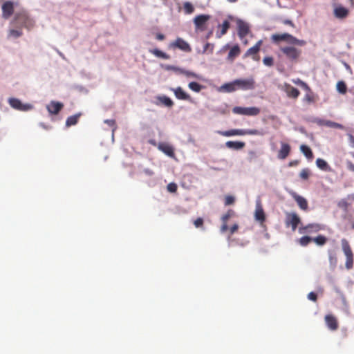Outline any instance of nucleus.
Listing matches in <instances>:
<instances>
[{"label":"nucleus","mask_w":354,"mask_h":354,"mask_svg":"<svg viewBox=\"0 0 354 354\" xmlns=\"http://www.w3.org/2000/svg\"><path fill=\"white\" fill-rule=\"evenodd\" d=\"M158 149L171 158L175 156L174 147L165 142H160L158 147Z\"/></svg>","instance_id":"6ab92c4d"},{"label":"nucleus","mask_w":354,"mask_h":354,"mask_svg":"<svg viewBox=\"0 0 354 354\" xmlns=\"http://www.w3.org/2000/svg\"><path fill=\"white\" fill-rule=\"evenodd\" d=\"M262 44V40L258 41L254 46L250 48L245 52V53L243 55V58L251 57L253 60L257 62L259 61L260 57L259 55V52L260 51Z\"/></svg>","instance_id":"1a4fd4ad"},{"label":"nucleus","mask_w":354,"mask_h":354,"mask_svg":"<svg viewBox=\"0 0 354 354\" xmlns=\"http://www.w3.org/2000/svg\"><path fill=\"white\" fill-rule=\"evenodd\" d=\"M22 35V31L21 30L11 29L9 30L8 36L15 38L19 37Z\"/></svg>","instance_id":"79ce46f5"},{"label":"nucleus","mask_w":354,"mask_h":354,"mask_svg":"<svg viewBox=\"0 0 354 354\" xmlns=\"http://www.w3.org/2000/svg\"><path fill=\"white\" fill-rule=\"evenodd\" d=\"M297 164V161H295V162H290L289 163L290 166H293V165H296Z\"/></svg>","instance_id":"0e129e2a"},{"label":"nucleus","mask_w":354,"mask_h":354,"mask_svg":"<svg viewBox=\"0 0 354 354\" xmlns=\"http://www.w3.org/2000/svg\"><path fill=\"white\" fill-rule=\"evenodd\" d=\"M156 37L158 40L162 41L165 39V35L162 33H158Z\"/></svg>","instance_id":"680f3d73"},{"label":"nucleus","mask_w":354,"mask_h":354,"mask_svg":"<svg viewBox=\"0 0 354 354\" xmlns=\"http://www.w3.org/2000/svg\"><path fill=\"white\" fill-rule=\"evenodd\" d=\"M324 319L326 326L330 330H336L338 328L339 324L336 317L334 315L330 314L326 315Z\"/></svg>","instance_id":"f3484780"},{"label":"nucleus","mask_w":354,"mask_h":354,"mask_svg":"<svg viewBox=\"0 0 354 354\" xmlns=\"http://www.w3.org/2000/svg\"><path fill=\"white\" fill-rule=\"evenodd\" d=\"M184 71H185L184 68L176 66L175 73L178 75H183Z\"/></svg>","instance_id":"bf43d9fd"},{"label":"nucleus","mask_w":354,"mask_h":354,"mask_svg":"<svg viewBox=\"0 0 354 354\" xmlns=\"http://www.w3.org/2000/svg\"><path fill=\"white\" fill-rule=\"evenodd\" d=\"M169 48L171 49H179L185 53H190L192 48L190 45L183 39L178 37L175 41L171 42Z\"/></svg>","instance_id":"39448f33"},{"label":"nucleus","mask_w":354,"mask_h":354,"mask_svg":"<svg viewBox=\"0 0 354 354\" xmlns=\"http://www.w3.org/2000/svg\"><path fill=\"white\" fill-rule=\"evenodd\" d=\"M293 82L298 86H300L302 88L306 90V91H310L309 86L304 81L300 79H297L296 80H293Z\"/></svg>","instance_id":"58836bf2"},{"label":"nucleus","mask_w":354,"mask_h":354,"mask_svg":"<svg viewBox=\"0 0 354 354\" xmlns=\"http://www.w3.org/2000/svg\"><path fill=\"white\" fill-rule=\"evenodd\" d=\"M304 100L308 103H313L315 102V97L310 88V91H307V93L305 95Z\"/></svg>","instance_id":"ea45409f"},{"label":"nucleus","mask_w":354,"mask_h":354,"mask_svg":"<svg viewBox=\"0 0 354 354\" xmlns=\"http://www.w3.org/2000/svg\"><path fill=\"white\" fill-rule=\"evenodd\" d=\"M188 87L194 92H200L203 86L196 82H192L188 84Z\"/></svg>","instance_id":"72a5a7b5"},{"label":"nucleus","mask_w":354,"mask_h":354,"mask_svg":"<svg viewBox=\"0 0 354 354\" xmlns=\"http://www.w3.org/2000/svg\"><path fill=\"white\" fill-rule=\"evenodd\" d=\"M290 152V146L285 142L281 143V149L278 152L277 157L279 159L283 160L286 158Z\"/></svg>","instance_id":"412c9836"},{"label":"nucleus","mask_w":354,"mask_h":354,"mask_svg":"<svg viewBox=\"0 0 354 354\" xmlns=\"http://www.w3.org/2000/svg\"><path fill=\"white\" fill-rule=\"evenodd\" d=\"M218 133L221 136L230 137L234 136H260L262 133L258 129H230L228 131H218Z\"/></svg>","instance_id":"f03ea898"},{"label":"nucleus","mask_w":354,"mask_h":354,"mask_svg":"<svg viewBox=\"0 0 354 354\" xmlns=\"http://www.w3.org/2000/svg\"><path fill=\"white\" fill-rule=\"evenodd\" d=\"M213 49H214V45L212 44H209V43H207L205 46H204V49H203V51L204 52H206L207 50H209L210 53H212L213 52Z\"/></svg>","instance_id":"8fccbe9b"},{"label":"nucleus","mask_w":354,"mask_h":354,"mask_svg":"<svg viewBox=\"0 0 354 354\" xmlns=\"http://www.w3.org/2000/svg\"><path fill=\"white\" fill-rule=\"evenodd\" d=\"M234 201H225V206L232 205L234 203Z\"/></svg>","instance_id":"e2e57ef3"},{"label":"nucleus","mask_w":354,"mask_h":354,"mask_svg":"<svg viewBox=\"0 0 354 354\" xmlns=\"http://www.w3.org/2000/svg\"><path fill=\"white\" fill-rule=\"evenodd\" d=\"M82 115L81 113H76L73 115L69 116L66 120V126L67 127L75 125Z\"/></svg>","instance_id":"cd10ccee"},{"label":"nucleus","mask_w":354,"mask_h":354,"mask_svg":"<svg viewBox=\"0 0 354 354\" xmlns=\"http://www.w3.org/2000/svg\"><path fill=\"white\" fill-rule=\"evenodd\" d=\"M271 39L275 44L283 41L288 44L299 46H304L306 44L305 40L299 39L289 33L274 34L271 36ZM279 50L291 62H297L301 55V50L293 46H282L280 47Z\"/></svg>","instance_id":"f257e3e1"},{"label":"nucleus","mask_w":354,"mask_h":354,"mask_svg":"<svg viewBox=\"0 0 354 354\" xmlns=\"http://www.w3.org/2000/svg\"><path fill=\"white\" fill-rule=\"evenodd\" d=\"M301 222L300 218L296 213L287 212L286 214L285 224L287 227H291L292 230L294 232L296 230L298 225Z\"/></svg>","instance_id":"6e6552de"},{"label":"nucleus","mask_w":354,"mask_h":354,"mask_svg":"<svg viewBox=\"0 0 354 354\" xmlns=\"http://www.w3.org/2000/svg\"><path fill=\"white\" fill-rule=\"evenodd\" d=\"M342 250L346 256V260L345 266L347 270H351L353 267V253L347 240H342Z\"/></svg>","instance_id":"20e7f679"},{"label":"nucleus","mask_w":354,"mask_h":354,"mask_svg":"<svg viewBox=\"0 0 354 354\" xmlns=\"http://www.w3.org/2000/svg\"><path fill=\"white\" fill-rule=\"evenodd\" d=\"M183 8L186 14H192L194 11V8L190 2L184 3Z\"/></svg>","instance_id":"e433bc0d"},{"label":"nucleus","mask_w":354,"mask_h":354,"mask_svg":"<svg viewBox=\"0 0 354 354\" xmlns=\"http://www.w3.org/2000/svg\"><path fill=\"white\" fill-rule=\"evenodd\" d=\"M210 19V16L207 15H199L194 19V24L197 30H204L207 21Z\"/></svg>","instance_id":"ddd939ff"},{"label":"nucleus","mask_w":354,"mask_h":354,"mask_svg":"<svg viewBox=\"0 0 354 354\" xmlns=\"http://www.w3.org/2000/svg\"><path fill=\"white\" fill-rule=\"evenodd\" d=\"M239 229V225L237 224H234L230 228V234H233L234 232H236L237 231V230Z\"/></svg>","instance_id":"5fc2aeb1"},{"label":"nucleus","mask_w":354,"mask_h":354,"mask_svg":"<svg viewBox=\"0 0 354 354\" xmlns=\"http://www.w3.org/2000/svg\"><path fill=\"white\" fill-rule=\"evenodd\" d=\"M283 91L290 98L297 99L300 95V91L297 88L288 83L284 84Z\"/></svg>","instance_id":"2eb2a0df"},{"label":"nucleus","mask_w":354,"mask_h":354,"mask_svg":"<svg viewBox=\"0 0 354 354\" xmlns=\"http://www.w3.org/2000/svg\"><path fill=\"white\" fill-rule=\"evenodd\" d=\"M225 199L230 200V199H234L232 196H226Z\"/></svg>","instance_id":"338daca9"},{"label":"nucleus","mask_w":354,"mask_h":354,"mask_svg":"<svg viewBox=\"0 0 354 354\" xmlns=\"http://www.w3.org/2000/svg\"><path fill=\"white\" fill-rule=\"evenodd\" d=\"M228 2L230 3H235L238 0H227Z\"/></svg>","instance_id":"69168bd1"},{"label":"nucleus","mask_w":354,"mask_h":354,"mask_svg":"<svg viewBox=\"0 0 354 354\" xmlns=\"http://www.w3.org/2000/svg\"><path fill=\"white\" fill-rule=\"evenodd\" d=\"M309 170L308 169H304L299 174V176L301 179L307 180L309 177Z\"/></svg>","instance_id":"a18cd8bd"},{"label":"nucleus","mask_w":354,"mask_h":354,"mask_svg":"<svg viewBox=\"0 0 354 354\" xmlns=\"http://www.w3.org/2000/svg\"><path fill=\"white\" fill-rule=\"evenodd\" d=\"M312 241H314L317 245L321 246L326 243L328 239L323 235H319L313 238Z\"/></svg>","instance_id":"473e14b6"},{"label":"nucleus","mask_w":354,"mask_h":354,"mask_svg":"<svg viewBox=\"0 0 354 354\" xmlns=\"http://www.w3.org/2000/svg\"><path fill=\"white\" fill-rule=\"evenodd\" d=\"M347 136H348V141H349L350 145L353 148H354V136H353L351 133H348Z\"/></svg>","instance_id":"864d4df0"},{"label":"nucleus","mask_w":354,"mask_h":354,"mask_svg":"<svg viewBox=\"0 0 354 354\" xmlns=\"http://www.w3.org/2000/svg\"><path fill=\"white\" fill-rule=\"evenodd\" d=\"M238 35L241 39L244 38L250 31L249 26L247 23L239 20L237 22Z\"/></svg>","instance_id":"a211bd4d"},{"label":"nucleus","mask_w":354,"mask_h":354,"mask_svg":"<svg viewBox=\"0 0 354 354\" xmlns=\"http://www.w3.org/2000/svg\"><path fill=\"white\" fill-rule=\"evenodd\" d=\"M313 240V238L310 237V236H302L301 237L298 242L301 245V246H306L308 245Z\"/></svg>","instance_id":"c9c22d12"},{"label":"nucleus","mask_w":354,"mask_h":354,"mask_svg":"<svg viewBox=\"0 0 354 354\" xmlns=\"http://www.w3.org/2000/svg\"><path fill=\"white\" fill-rule=\"evenodd\" d=\"M204 221L202 218H198L194 221V225L196 228H202L203 227Z\"/></svg>","instance_id":"de8ad7c7"},{"label":"nucleus","mask_w":354,"mask_h":354,"mask_svg":"<svg viewBox=\"0 0 354 354\" xmlns=\"http://www.w3.org/2000/svg\"><path fill=\"white\" fill-rule=\"evenodd\" d=\"M320 230V227L317 224H308L305 227H300L299 232L300 234L317 232Z\"/></svg>","instance_id":"4be33fe9"},{"label":"nucleus","mask_w":354,"mask_h":354,"mask_svg":"<svg viewBox=\"0 0 354 354\" xmlns=\"http://www.w3.org/2000/svg\"><path fill=\"white\" fill-rule=\"evenodd\" d=\"M347 167L350 171H352L354 172V164L353 163H352L351 162H348Z\"/></svg>","instance_id":"052dcab7"},{"label":"nucleus","mask_w":354,"mask_h":354,"mask_svg":"<svg viewBox=\"0 0 354 354\" xmlns=\"http://www.w3.org/2000/svg\"><path fill=\"white\" fill-rule=\"evenodd\" d=\"M245 144L241 141H227L225 143V146L229 149H233L235 150H239L245 147Z\"/></svg>","instance_id":"a878e982"},{"label":"nucleus","mask_w":354,"mask_h":354,"mask_svg":"<svg viewBox=\"0 0 354 354\" xmlns=\"http://www.w3.org/2000/svg\"><path fill=\"white\" fill-rule=\"evenodd\" d=\"M318 124L320 125L326 126L331 128H335V129H343L344 126L341 124L330 121V120H322L318 122Z\"/></svg>","instance_id":"bb28decb"},{"label":"nucleus","mask_w":354,"mask_h":354,"mask_svg":"<svg viewBox=\"0 0 354 354\" xmlns=\"http://www.w3.org/2000/svg\"><path fill=\"white\" fill-rule=\"evenodd\" d=\"M143 171H144V173H145L146 175H147V176H153V174H154V173H153V171L151 169H145L143 170Z\"/></svg>","instance_id":"13d9d810"},{"label":"nucleus","mask_w":354,"mask_h":354,"mask_svg":"<svg viewBox=\"0 0 354 354\" xmlns=\"http://www.w3.org/2000/svg\"><path fill=\"white\" fill-rule=\"evenodd\" d=\"M149 52L157 57H160L164 59H169L170 58V56L168 54L161 51L158 48L150 50Z\"/></svg>","instance_id":"c756f323"},{"label":"nucleus","mask_w":354,"mask_h":354,"mask_svg":"<svg viewBox=\"0 0 354 354\" xmlns=\"http://www.w3.org/2000/svg\"><path fill=\"white\" fill-rule=\"evenodd\" d=\"M8 103L10 106L19 111H28L32 108V106L28 104H22V102L17 98L10 97L8 99Z\"/></svg>","instance_id":"9d476101"},{"label":"nucleus","mask_w":354,"mask_h":354,"mask_svg":"<svg viewBox=\"0 0 354 354\" xmlns=\"http://www.w3.org/2000/svg\"><path fill=\"white\" fill-rule=\"evenodd\" d=\"M308 299L311 300V301H316L317 299V294L315 293L314 292H310L308 295Z\"/></svg>","instance_id":"3c124183"},{"label":"nucleus","mask_w":354,"mask_h":354,"mask_svg":"<svg viewBox=\"0 0 354 354\" xmlns=\"http://www.w3.org/2000/svg\"><path fill=\"white\" fill-rule=\"evenodd\" d=\"M104 123L107 124L109 126L113 127V130L116 128L115 121L114 120H105Z\"/></svg>","instance_id":"603ef678"},{"label":"nucleus","mask_w":354,"mask_h":354,"mask_svg":"<svg viewBox=\"0 0 354 354\" xmlns=\"http://www.w3.org/2000/svg\"><path fill=\"white\" fill-rule=\"evenodd\" d=\"M298 203L299 207L303 209L306 210L308 209V203L307 201H297Z\"/></svg>","instance_id":"09e8293b"},{"label":"nucleus","mask_w":354,"mask_h":354,"mask_svg":"<svg viewBox=\"0 0 354 354\" xmlns=\"http://www.w3.org/2000/svg\"><path fill=\"white\" fill-rule=\"evenodd\" d=\"M328 259H329L330 264L334 268L336 266V264L337 262V259L336 257V255L335 254L329 253Z\"/></svg>","instance_id":"37998d69"},{"label":"nucleus","mask_w":354,"mask_h":354,"mask_svg":"<svg viewBox=\"0 0 354 354\" xmlns=\"http://www.w3.org/2000/svg\"><path fill=\"white\" fill-rule=\"evenodd\" d=\"M263 63L267 66H272L274 65V59L272 57H265Z\"/></svg>","instance_id":"c03bdc74"},{"label":"nucleus","mask_w":354,"mask_h":354,"mask_svg":"<svg viewBox=\"0 0 354 354\" xmlns=\"http://www.w3.org/2000/svg\"><path fill=\"white\" fill-rule=\"evenodd\" d=\"M316 165H317V166L319 169H322V170H326V169H327V168H328V164H327V162H326L324 160H323V159H322V158H317V160H316Z\"/></svg>","instance_id":"4c0bfd02"},{"label":"nucleus","mask_w":354,"mask_h":354,"mask_svg":"<svg viewBox=\"0 0 354 354\" xmlns=\"http://www.w3.org/2000/svg\"><path fill=\"white\" fill-rule=\"evenodd\" d=\"M172 91H174V95L177 99L192 102L190 95L187 94L181 87L178 86L176 88H173Z\"/></svg>","instance_id":"aec40b11"},{"label":"nucleus","mask_w":354,"mask_h":354,"mask_svg":"<svg viewBox=\"0 0 354 354\" xmlns=\"http://www.w3.org/2000/svg\"><path fill=\"white\" fill-rule=\"evenodd\" d=\"M41 126L42 127H44V129H48V127H46V126H45L44 124H41Z\"/></svg>","instance_id":"774afa93"},{"label":"nucleus","mask_w":354,"mask_h":354,"mask_svg":"<svg viewBox=\"0 0 354 354\" xmlns=\"http://www.w3.org/2000/svg\"><path fill=\"white\" fill-rule=\"evenodd\" d=\"M241 53V49L238 44L234 45L232 46L227 55V59L230 62H233L234 59L238 57Z\"/></svg>","instance_id":"5701e85b"},{"label":"nucleus","mask_w":354,"mask_h":354,"mask_svg":"<svg viewBox=\"0 0 354 354\" xmlns=\"http://www.w3.org/2000/svg\"><path fill=\"white\" fill-rule=\"evenodd\" d=\"M222 88L225 90L226 92L231 93L237 90L236 84H235V80L232 82L226 83L222 86Z\"/></svg>","instance_id":"7c9ffc66"},{"label":"nucleus","mask_w":354,"mask_h":354,"mask_svg":"<svg viewBox=\"0 0 354 354\" xmlns=\"http://www.w3.org/2000/svg\"><path fill=\"white\" fill-rule=\"evenodd\" d=\"M337 90L341 94H345L347 91V87L344 82L339 81L336 85Z\"/></svg>","instance_id":"f704fd0d"},{"label":"nucleus","mask_w":354,"mask_h":354,"mask_svg":"<svg viewBox=\"0 0 354 354\" xmlns=\"http://www.w3.org/2000/svg\"><path fill=\"white\" fill-rule=\"evenodd\" d=\"M300 150L308 160H312L313 158V153L308 146L301 145L300 146Z\"/></svg>","instance_id":"c85d7f7f"},{"label":"nucleus","mask_w":354,"mask_h":354,"mask_svg":"<svg viewBox=\"0 0 354 354\" xmlns=\"http://www.w3.org/2000/svg\"><path fill=\"white\" fill-rule=\"evenodd\" d=\"M282 22L285 25H288V26H290L291 27L295 28L294 23L290 19H284Z\"/></svg>","instance_id":"6e6d98bb"},{"label":"nucleus","mask_w":354,"mask_h":354,"mask_svg":"<svg viewBox=\"0 0 354 354\" xmlns=\"http://www.w3.org/2000/svg\"><path fill=\"white\" fill-rule=\"evenodd\" d=\"M2 17L5 19H9L14 13V3L11 1H5L2 6Z\"/></svg>","instance_id":"f8f14e48"},{"label":"nucleus","mask_w":354,"mask_h":354,"mask_svg":"<svg viewBox=\"0 0 354 354\" xmlns=\"http://www.w3.org/2000/svg\"><path fill=\"white\" fill-rule=\"evenodd\" d=\"M158 100L167 107H171L174 105L173 101L167 96H160L158 97Z\"/></svg>","instance_id":"2f4dec72"},{"label":"nucleus","mask_w":354,"mask_h":354,"mask_svg":"<svg viewBox=\"0 0 354 354\" xmlns=\"http://www.w3.org/2000/svg\"><path fill=\"white\" fill-rule=\"evenodd\" d=\"M230 24L227 20H225L221 25H218V28L220 32H216V37L221 38L223 35H225L230 28Z\"/></svg>","instance_id":"393cba45"},{"label":"nucleus","mask_w":354,"mask_h":354,"mask_svg":"<svg viewBox=\"0 0 354 354\" xmlns=\"http://www.w3.org/2000/svg\"><path fill=\"white\" fill-rule=\"evenodd\" d=\"M14 23L19 27H24L30 29L34 26V21L30 19L25 11H21L15 14Z\"/></svg>","instance_id":"7ed1b4c3"},{"label":"nucleus","mask_w":354,"mask_h":354,"mask_svg":"<svg viewBox=\"0 0 354 354\" xmlns=\"http://www.w3.org/2000/svg\"><path fill=\"white\" fill-rule=\"evenodd\" d=\"M235 216V212L232 209H229L225 214L221 217L223 224L221 227V232L222 233L225 232L228 230L227 221Z\"/></svg>","instance_id":"dca6fc26"},{"label":"nucleus","mask_w":354,"mask_h":354,"mask_svg":"<svg viewBox=\"0 0 354 354\" xmlns=\"http://www.w3.org/2000/svg\"><path fill=\"white\" fill-rule=\"evenodd\" d=\"M176 68V66H172V65H165V66H164V68H165L166 71H174V72H175Z\"/></svg>","instance_id":"4d7b16f0"},{"label":"nucleus","mask_w":354,"mask_h":354,"mask_svg":"<svg viewBox=\"0 0 354 354\" xmlns=\"http://www.w3.org/2000/svg\"><path fill=\"white\" fill-rule=\"evenodd\" d=\"M254 218L258 221L261 226H263V223L266 221V214L263 209L261 202L259 201L256 204V208L254 211Z\"/></svg>","instance_id":"9b49d317"},{"label":"nucleus","mask_w":354,"mask_h":354,"mask_svg":"<svg viewBox=\"0 0 354 354\" xmlns=\"http://www.w3.org/2000/svg\"><path fill=\"white\" fill-rule=\"evenodd\" d=\"M334 15L337 18L344 19L348 15V10L342 6H338L334 10Z\"/></svg>","instance_id":"b1692460"},{"label":"nucleus","mask_w":354,"mask_h":354,"mask_svg":"<svg viewBox=\"0 0 354 354\" xmlns=\"http://www.w3.org/2000/svg\"><path fill=\"white\" fill-rule=\"evenodd\" d=\"M64 107V104L59 102L51 101L46 105V109L50 114L57 115Z\"/></svg>","instance_id":"4468645a"},{"label":"nucleus","mask_w":354,"mask_h":354,"mask_svg":"<svg viewBox=\"0 0 354 354\" xmlns=\"http://www.w3.org/2000/svg\"><path fill=\"white\" fill-rule=\"evenodd\" d=\"M183 75L188 78L200 79V76L193 71L185 70L184 71Z\"/></svg>","instance_id":"a19ab883"},{"label":"nucleus","mask_w":354,"mask_h":354,"mask_svg":"<svg viewBox=\"0 0 354 354\" xmlns=\"http://www.w3.org/2000/svg\"><path fill=\"white\" fill-rule=\"evenodd\" d=\"M235 114L255 116L259 114L260 109L257 107H241L235 106L232 109Z\"/></svg>","instance_id":"423d86ee"},{"label":"nucleus","mask_w":354,"mask_h":354,"mask_svg":"<svg viewBox=\"0 0 354 354\" xmlns=\"http://www.w3.org/2000/svg\"><path fill=\"white\" fill-rule=\"evenodd\" d=\"M235 84H236L237 90H252L255 88V81L253 77L235 80Z\"/></svg>","instance_id":"0eeeda50"},{"label":"nucleus","mask_w":354,"mask_h":354,"mask_svg":"<svg viewBox=\"0 0 354 354\" xmlns=\"http://www.w3.org/2000/svg\"><path fill=\"white\" fill-rule=\"evenodd\" d=\"M177 188H178L177 185L174 183H170L169 184L167 185V191L171 193L176 192L177 190Z\"/></svg>","instance_id":"49530a36"}]
</instances>
